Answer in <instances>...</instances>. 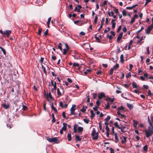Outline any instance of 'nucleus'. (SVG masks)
I'll return each mask as SVG.
<instances>
[{
    "label": "nucleus",
    "mask_w": 153,
    "mask_h": 153,
    "mask_svg": "<svg viewBox=\"0 0 153 153\" xmlns=\"http://www.w3.org/2000/svg\"><path fill=\"white\" fill-rule=\"evenodd\" d=\"M145 131L146 137L149 138L153 134V126H149L148 128L146 129Z\"/></svg>",
    "instance_id": "obj_1"
},
{
    "label": "nucleus",
    "mask_w": 153,
    "mask_h": 153,
    "mask_svg": "<svg viewBox=\"0 0 153 153\" xmlns=\"http://www.w3.org/2000/svg\"><path fill=\"white\" fill-rule=\"evenodd\" d=\"M91 135L93 140H96L98 139V133L96 132L95 128H93Z\"/></svg>",
    "instance_id": "obj_2"
},
{
    "label": "nucleus",
    "mask_w": 153,
    "mask_h": 153,
    "mask_svg": "<svg viewBox=\"0 0 153 153\" xmlns=\"http://www.w3.org/2000/svg\"><path fill=\"white\" fill-rule=\"evenodd\" d=\"M64 92L63 88L60 87V88L57 89V94L58 97H59L63 95Z\"/></svg>",
    "instance_id": "obj_3"
},
{
    "label": "nucleus",
    "mask_w": 153,
    "mask_h": 153,
    "mask_svg": "<svg viewBox=\"0 0 153 153\" xmlns=\"http://www.w3.org/2000/svg\"><path fill=\"white\" fill-rule=\"evenodd\" d=\"M47 140L50 142H54L56 143H58L59 142V140L57 139L56 137H55L53 138L48 137Z\"/></svg>",
    "instance_id": "obj_4"
},
{
    "label": "nucleus",
    "mask_w": 153,
    "mask_h": 153,
    "mask_svg": "<svg viewBox=\"0 0 153 153\" xmlns=\"http://www.w3.org/2000/svg\"><path fill=\"white\" fill-rule=\"evenodd\" d=\"M76 105H73L72 107L71 108V113L70 115H76V113L74 112L75 111V108H76Z\"/></svg>",
    "instance_id": "obj_5"
},
{
    "label": "nucleus",
    "mask_w": 153,
    "mask_h": 153,
    "mask_svg": "<svg viewBox=\"0 0 153 153\" xmlns=\"http://www.w3.org/2000/svg\"><path fill=\"white\" fill-rule=\"evenodd\" d=\"M153 28V25H149L147 29L146 30V33L147 34H149L150 33L151 31Z\"/></svg>",
    "instance_id": "obj_6"
},
{
    "label": "nucleus",
    "mask_w": 153,
    "mask_h": 153,
    "mask_svg": "<svg viewBox=\"0 0 153 153\" xmlns=\"http://www.w3.org/2000/svg\"><path fill=\"white\" fill-rule=\"evenodd\" d=\"M11 33V31L10 30H6L4 31L3 36H6L7 37H8Z\"/></svg>",
    "instance_id": "obj_7"
},
{
    "label": "nucleus",
    "mask_w": 153,
    "mask_h": 153,
    "mask_svg": "<svg viewBox=\"0 0 153 153\" xmlns=\"http://www.w3.org/2000/svg\"><path fill=\"white\" fill-rule=\"evenodd\" d=\"M74 23L75 24L79 26L82 25L84 23L83 21L79 20L75 21Z\"/></svg>",
    "instance_id": "obj_8"
},
{
    "label": "nucleus",
    "mask_w": 153,
    "mask_h": 153,
    "mask_svg": "<svg viewBox=\"0 0 153 153\" xmlns=\"http://www.w3.org/2000/svg\"><path fill=\"white\" fill-rule=\"evenodd\" d=\"M51 85L52 86H53V88H52V89H51V91H52L53 92V91L54 90H55L56 89V82H54L52 80H51Z\"/></svg>",
    "instance_id": "obj_9"
},
{
    "label": "nucleus",
    "mask_w": 153,
    "mask_h": 153,
    "mask_svg": "<svg viewBox=\"0 0 153 153\" xmlns=\"http://www.w3.org/2000/svg\"><path fill=\"white\" fill-rule=\"evenodd\" d=\"M126 125L123 126L120 125V127L119 128V129H120L123 133H124L127 131L125 130V129H126Z\"/></svg>",
    "instance_id": "obj_10"
},
{
    "label": "nucleus",
    "mask_w": 153,
    "mask_h": 153,
    "mask_svg": "<svg viewBox=\"0 0 153 153\" xmlns=\"http://www.w3.org/2000/svg\"><path fill=\"white\" fill-rule=\"evenodd\" d=\"M105 97V93L104 92H101L98 96V99L100 100L102 99L103 97Z\"/></svg>",
    "instance_id": "obj_11"
},
{
    "label": "nucleus",
    "mask_w": 153,
    "mask_h": 153,
    "mask_svg": "<svg viewBox=\"0 0 153 153\" xmlns=\"http://www.w3.org/2000/svg\"><path fill=\"white\" fill-rule=\"evenodd\" d=\"M148 77L149 79H153V76H152L147 73H144V79Z\"/></svg>",
    "instance_id": "obj_12"
},
{
    "label": "nucleus",
    "mask_w": 153,
    "mask_h": 153,
    "mask_svg": "<svg viewBox=\"0 0 153 153\" xmlns=\"http://www.w3.org/2000/svg\"><path fill=\"white\" fill-rule=\"evenodd\" d=\"M116 21V20L112 19L111 21V24H112V27L113 29H114L115 27L116 23L115 21Z\"/></svg>",
    "instance_id": "obj_13"
},
{
    "label": "nucleus",
    "mask_w": 153,
    "mask_h": 153,
    "mask_svg": "<svg viewBox=\"0 0 153 153\" xmlns=\"http://www.w3.org/2000/svg\"><path fill=\"white\" fill-rule=\"evenodd\" d=\"M2 106L5 109H7L9 108L10 105L8 103H4L2 105Z\"/></svg>",
    "instance_id": "obj_14"
},
{
    "label": "nucleus",
    "mask_w": 153,
    "mask_h": 153,
    "mask_svg": "<svg viewBox=\"0 0 153 153\" xmlns=\"http://www.w3.org/2000/svg\"><path fill=\"white\" fill-rule=\"evenodd\" d=\"M123 32L120 33L118 36L117 37V41L118 42L122 38L123 36Z\"/></svg>",
    "instance_id": "obj_15"
},
{
    "label": "nucleus",
    "mask_w": 153,
    "mask_h": 153,
    "mask_svg": "<svg viewBox=\"0 0 153 153\" xmlns=\"http://www.w3.org/2000/svg\"><path fill=\"white\" fill-rule=\"evenodd\" d=\"M105 100L107 101L110 102H112L114 101L115 99L114 98L111 99V98L109 97H108L105 99Z\"/></svg>",
    "instance_id": "obj_16"
},
{
    "label": "nucleus",
    "mask_w": 153,
    "mask_h": 153,
    "mask_svg": "<svg viewBox=\"0 0 153 153\" xmlns=\"http://www.w3.org/2000/svg\"><path fill=\"white\" fill-rule=\"evenodd\" d=\"M76 140V142L81 141L82 138H80L78 134H76L75 135Z\"/></svg>",
    "instance_id": "obj_17"
},
{
    "label": "nucleus",
    "mask_w": 153,
    "mask_h": 153,
    "mask_svg": "<svg viewBox=\"0 0 153 153\" xmlns=\"http://www.w3.org/2000/svg\"><path fill=\"white\" fill-rule=\"evenodd\" d=\"M143 29V27H142L140 30H139L137 32V35L136 37L137 38L139 39L140 38V36L139 35L138 33L141 31Z\"/></svg>",
    "instance_id": "obj_18"
},
{
    "label": "nucleus",
    "mask_w": 153,
    "mask_h": 153,
    "mask_svg": "<svg viewBox=\"0 0 153 153\" xmlns=\"http://www.w3.org/2000/svg\"><path fill=\"white\" fill-rule=\"evenodd\" d=\"M63 126L61 128V129L63 130V131H65L67 129V124L66 123H63Z\"/></svg>",
    "instance_id": "obj_19"
},
{
    "label": "nucleus",
    "mask_w": 153,
    "mask_h": 153,
    "mask_svg": "<svg viewBox=\"0 0 153 153\" xmlns=\"http://www.w3.org/2000/svg\"><path fill=\"white\" fill-rule=\"evenodd\" d=\"M87 108V107L86 106H83L81 109V111L82 112H85Z\"/></svg>",
    "instance_id": "obj_20"
},
{
    "label": "nucleus",
    "mask_w": 153,
    "mask_h": 153,
    "mask_svg": "<svg viewBox=\"0 0 153 153\" xmlns=\"http://www.w3.org/2000/svg\"><path fill=\"white\" fill-rule=\"evenodd\" d=\"M83 130V128L79 126L77 128V130L79 132H82Z\"/></svg>",
    "instance_id": "obj_21"
},
{
    "label": "nucleus",
    "mask_w": 153,
    "mask_h": 153,
    "mask_svg": "<svg viewBox=\"0 0 153 153\" xmlns=\"http://www.w3.org/2000/svg\"><path fill=\"white\" fill-rule=\"evenodd\" d=\"M138 5L137 4H135V5H133L131 7H126V9L127 10H131L134 7L137 6Z\"/></svg>",
    "instance_id": "obj_22"
},
{
    "label": "nucleus",
    "mask_w": 153,
    "mask_h": 153,
    "mask_svg": "<svg viewBox=\"0 0 153 153\" xmlns=\"http://www.w3.org/2000/svg\"><path fill=\"white\" fill-rule=\"evenodd\" d=\"M143 36H140V38L138 39H139L137 40V43L139 44L141 42V41L143 40Z\"/></svg>",
    "instance_id": "obj_23"
},
{
    "label": "nucleus",
    "mask_w": 153,
    "mask_h": 153,
    "mask_svg": "<svg viewBox=\"0 0 153 153\" xmlns=\"http://www.w3.org/2000/svg\"><path fill=\"white\" fill-rule=\"evenodd\" d=\"M126 137H123V139H122L121 142L122 144H124L126 142Z\"/></svg>",
    "instance_id": "obj_24"
},
{
    "label": "nucleus",
    "mask_w": 153,
    "mask_h": 153,
    "mask_svg": "<svg viewBox=\"0 0 153 153\" xmlns=\"http://www.w3.org/2000/svg\"><path fill=\"white\" fill-rule=\"evenodd\" d=\"M67 137L68 138V140L70 141L71 140V134L70 133H68L67 135Z\"/></svg>",
    "instance_id": "obj_25"
},
{
    "label": "nucleus",
    "mask_w": 153,
    "mask_h": 153,
    "mask_svg": "<svg viewBox=\"0 0 153 153\" xmlns=\"http://www.w3.org/2000/svg\"><path fill=\"white\" fill-rule=\"evenodd\" d=\"M132 85L133 88H136L138 86L137 85V84L136 82H132Z\"/></svg>",
    "instance_id": "obj_26"
},
{
    "label": "nucleus",
    "mask_w": 153,
    "mask_h": 153,
    "mask_svg": "<svg viewBox=\"0 0 153 153\" xmlns=\"http://www.w3.org/2000/svg\"><path fill=\"white\" fill-rule=\"evenodd\" d=\"M90 113L91 114V118H93L95 116V114L94 113L93 110H91L90 111Z\"/></svg>",
    "instance_id": "obj_27"
},
{
    "label": "nucleus",
    "mask_w": 153,
    "mask_h": 153,
    "mask_svg": "<svg viewBox=\"0 0 153 153\" xmlns=\"http://www.w3.org/2000/svg\"><path fill=\"white\" fill-rule=\"evenodd\" d=\"M51 108L52 110H53L55 112H57V111L56 108L54 107L53 103H52L51 106Z\"/></svg>",
    "instance_id": "obj_28"
},
{
    "label": "nucleus",
    "mask_w": 153,
    "mask_h": 153,
    "mask_svg": "<svg viewBox=\"0 0 153 153\" xmlns=\"http://www.w3.org/2000/svg\"><path fill=\"white\" fill-rule=\"evenodd\" d=\"M62 116L63 117L66 119H68V117H66L65 115V112H63L62 113Z\"/></svg>",
    "instance_id": "obj_29"
},
{
    "label": "nucleus",
    "mask_w": 153,
    "mask_h": 153,
    "mask_svg": "<svg viewBox=\"0 0 153 153\" xmlns=\"http://www.w3.org/2000/svg\"><path fill=\"white\" fill-rule=\"evenodd\" d=\"M108 13L109 16H112L114 14V13L113 11H108Z\"/></svg>",
    "instance_id": "obj_30"
},
{
    "label": "nucleus",
    "mask_w": 153,
    "mask_h": 153,
    "mask_svg": "<svg viewBox=\"0 0 153 153\" xmlns=\"http://www.w3.org/2000/svg\"><path fill=\"white\" fill-rule=\"evenodd\" d=\"M119 67V65L118 63H116L115 66H113V68L115 70H117Z\"/></svg>",
    "instance_id": "obj_31"
},
{
    "label": "nucleus",
    "mask_w": 153,
    "mask_h": 153,
    "mask_svg": "<svg viewBox=\"0 0 153 153\" xmlns=\"http://www.w3.org/2000/svg\"><path fill=\"white\" fill-rule=\"evenodd\" d=\"M133 126L135 128H136L137 127V121H136L135 120H133Z\"/></svg>",
    "instance_id": "obj_32"
},
{
    "label": "nucleus",
    "mask_w": 153,
    "mask_h": 153,
    "mask_svg": "<svg viewBox=\"0 0 153 153\" xmlns=\"http://www.w3.org/2000/svg\"><path fill=\"white\" fill-rule=\"evenodd\" d=\"M48 97H49L50 100H53V98L51 94V93L50 92H49L48 93Z\"/></svg>",
    "instance_id": "obj_33"
},
{
    "label": "nucleus",
    "mask_w": 153,
    "mask_h": 153,
    "mask_svg": "<svg viewBox=\"0 0 153 153\" xmlns=\"http://www.w3.org/2000/svg\"><path fill=\"white\" fill-rule=\"evenodd\" d=\"M124 56L123 54H121L120 56V61L122 63H123L124 62L123 59Z\"/></svg>",
    "instance_id": "obj_34"
},
{
    "label": "nucleus",
    "mask_w": 153,
    "mask_h": 153,
    "mask_svg": "<svg viewBox=\"0 0 153 153\" xmlns=\"http://www.w3.org/2000/svg\"><path fill=\"white\" fill-rule=\"evenodd\" d=\"M110 107V104L108 102H107V104L105 105V109H108Z\"/></svg>",
    "instance_id": "obj_35"
},
{
    "label": "nucleus",
    "mask_w": 153,
    "mask_h": 153,
    "mask_svg": "<svg viewBox=\"0 0 153 153\" xmlns=\"http://www.w3.org/2000/svg\"><path fill=\"white\" fill-rule=\"evenodd\" d=\"M77 126V125H75L74 127V133H77V131L76 130V128Z\"/></svg>",
    "instance_id": "obj_36"
},
{
    "label": "nucleus",
    "mask_w": 153,
    "mask_h": 153,
    "mask_svg": "<svg viewBox=\"0 0 153 153\" xmlns=\"http://www.w3.org/2000/svg\"><path fill=\"white\" fill-rule=\"evenodd\" d=\"M42 31V29L40 27L39 28L38 32V34L39 35H40Z\"/></svg>",
    "instance_id": "obj_37"
},
{
    "label": "nucleus",
    "mask_w": 153,
    "mask_h": 153,
    "mask_svg": "<svg viewBox=\"0 0 153 153\" xmlns=\"http://www.w3.org/2000/svg\"><path fill=\"white\" fill-rule=\"evenodd\" d=\"M56 56L54 55H52L51 56V61H55L56 60Z\"/></svg>",
    "instance_id": "obj_38"
},
{
    "label": "nucleus",
    "mask_w": 153,
    "mask_h": 153,
    "mask_svg": "<svg viewBox=\"0 0 153 153\" xmlns=\"http://www.w3.org/2000/svg\"><path fill=\"white\" fill-rule=\"evenodd\" d=\"M0 48L1 50L3 52V54L4 55L6 54V52L4 49L2 47L0 46Z\"/></svg>",
    "instance_id": "obj_39"
},
{
    "label": "nucleus",
    "mask_w": 153,
    "mask_h": 153,
    "mask_svg": "<svg viewBox=\"0 0 153 153\" xmlns=\"http://www.w3.org/2000/svg\"><path fill=\"white\" fill-rule=\"evenodd\" d=\"M91 71V70H90L87 69L84 72V73L85 75H87L90 73Z\"/></svg>",
    "instance_id": "obj_40"
},
{
    "label": "nucleus",
    "mask_w": 153,
    "mask_h": 153,
    "mask_svg": "<svg viewBox=\"0 0 153 153\" xmlns=\"http://www.w3.org/2000/svg\"><path fill=\"white\" fill-rule=\"evenodd\" d=\"M127 106L130 110L132 109L133 108L132 105L130 104H127Z\"/></svg>",
    "instance_id": "obj_41"
},
{
    "label": "nucleus",
    "mask_w": 153,
    "mask_h": 153,
    "mask_svg": "<svg viewBox=\"0 0 153 153\" xmlns=\"http://www.w3.org/2000/svg\"><path fill=\"white\" fill-rule=\"evenodd\" d=\"M114 134L115 135V140H116V142H117L119 141V139L118 138V136H117V134L116 133H115Z\"/></svg>",
    "instance_id": "obj_42"
},
{
    "label": "nucleus",
    "mask_w": 153,
    "mask_h": 153,
    "mask_svg": "<svg viewBox=\"0 0 153 153\" xmlns=\"http://www.w3.org/2000/svg\"><path fill=\"white\" fill-rule=\"evenodd\" d=\"M51 17H49L47 21V24L48 25V27H49V25L50 23V22L51 20Z\"/></svg>",
    "instance_id": "obj_43"
},
{
    "label": "nucleus",
    "mask_w": 153,
    "mask_h": 153,
    "mask_svg": "<svg viewBox=\"0 0 153 153\" xmlns=\"http://www.w3.org/2000/svg\"><path fill=\"white\" fill-rule=\"evenodd\" d=\"M68 49H67V48L63 49V54L64 55H65L67 53V52L68 51Z\"/></svg>",
    "instance_id": "obj_44"
},
{
    "label": "nucleus",
    "mask_w": 153,
    "mask_h": 153,
    "mask_svg": "<svg viewBox=\"0 0 153 153\" xmlns=\"http://www.w3.org/2000/svg\"><path fill=\"white\" fill-rule=\"evenodd\" d=\"M114 125L116 127H117L118 128H119L120 126V125H118V123L117 122L115 123L114 124Z\"/></svg>",
    "instance_id": "obj_45"
},
{
    "label": "nucleus",
    "mask_w": 153,
    "mask_h": 153,
    "mask_svg": "<svg viewBox=\"0 0 153 153\" xmlns=\"http://www.w3.org/2000/svg\"><path fill=\"white\" fill-rule=\"evenodd\" d=\"M111 118V117L109 116H108L107 117V118H106L105 119V120L106 122H107L109 121Z\"/></svg>",
    "instance_id": "obj_46"
},
{
    "label": "nucleus",
    "mask_w": 153,
    "mask_h": 153,
    "mask_svg": "<svg viewBox=\"0 0 153 153\" xmlns=\"http://www.w3.org/2000/svg\"><path fill=\"white\" fill-rule=\"evenodd\" d=\"M122 13L123 16H126V11L125 10H123Z\"/></svg>",
    "instance_id": "obj_47"
},
{
    "label": "nucleus",
    "mask_w": 153,
    "mask_h": 153,
    "mask_svg": "<svg viewBox=\"0 0 153 153\" xmlns=\"http://www.w3.org/2000/svg\"><path fill=\"white\" fill-rule=\"evenodd\" d=\"M124 109V107L122 105H121L120 107H118L117 108V109L119 110H123Z\"/></svg>",
    "instance_id": "obj_48"
},
{
    "label": "nucleus",
    "mask_w": 153,
    "mask_h": 153,
    "mask_svg": "<svg viewBox=\"0 0 153 153\" xmlns=\"http://www.w3.org/2000/svg\"><path fill=\"white\" fill-rule=\"evenodd\" d=\"M62 44L61 43H59L58 45V48L61 50L62 51Z\"/></svg>",
    "instance_id": "obj_49"
},
{
    "label": "nucleus",
    "mask_w": 153,
    "mask_h": 153,
    "mask_svg": "<svg viewBox=\"0 0 153 153\" xmlns=\"http://www.w3.org/2000/svg\"><path fill=\"white\" fill-rule=\"evenodd\" d=\"M148 122L149 124V126H153L151 121H150V120H149V117H148Z\"/></svg>",
    "instance_id": "obj_50"
},
{
    "label": "nucleus",
    "mask_w": 153,
    "mask_h": 153,
    "mask_svg": "<svg viewBox=\"0 0 153 153\" xmlns=\"http://www.w3.org/2000/svg\"><path fill=\"white\" fill-rule=\"evenodd\" d=\"M150 61V59L149 58H147L146 60V63L147 65H148L149 64Z\"/></svg>",
    "instance_id": "obj_51"
},
{
    "label": "nucleus",
    "mask_w": 153,
    "mask_h": 153,
    "mask_svg": "<svg viewBox=\"0 0 153 153\" xmlns=\"http://www.w3.org/2000/svg\"><path fill=\"white\" fill-rule=\"evenodd\" d=\"M113 8H114V12L116 13V14H117L118 13V9H117V8H116L115 7H113Z\"/></svg>",
    "instance_id": "obj_52"
},
{
    "label": "nucleus",
    "mask_w": 153,
    "mask_h": 153,
    "mask_svg": "<svg viewBox=\"0 0 153 153\" xmlns=\"http://www.w3.org/2000/svg\"><path fill=\"white\" fill-rule=\"evenodd\" d=\"M94 37H95V38L98 41V42H100V39L98 37H97V35H96L95 36H94Z\"/></svg>",
    "instance_id": "obj_53"
},
{
    "label": "nucleus",
    "mask_w": 153,
    "mask_h": 153,
    "mask_svg": "<svg viewBox=\"0 0 153 153\" xmlns=\"http://www.w3.org/2000/svg\"><path fill=\"white\" fill-rule=\"evenodd\" d=\"M114 69V68H111L110 70V73H109V75H111L112 74Z\"/></svg>",
    "instance_id": "obj_54"
},
{
    "label": "nucleus",
    "mask_w": 153,
    "mask_h": 153,
    "mask_svg": "<svg viewBox=\"0 0 153 153\" xmlns=\"http://www.w3.org/2000/svg\"><path fill=\"white\" fill-rule=\"evenodd\" d=\"M83 120H84V122L86 123H89V120L87 118L84 119Z\"/></svg>",
    "instance_id": "obj_55"
},
{
    "label": "nucleus",
    "mask_w": 153,
    "mask_h": 153,
    "mask_svg": "<svg viewBox=\"0 0 153 153\" xmlns=\"http://www.w3.org/2000/svg\"><path fill=\"white\" fill-rule=\"evenodd\" d=\"M98 19V17L97 16H96L94 19V22L96 24L97 23V20Z\"/></svg>",
    "instance_id": "obj_56"
},
{
    "label": "nucleus",
    "mask_w": 153,
    "mask_h": 153,
    "mask_svg": "<svg viewBox=\"0 0 153 153\" xmlns=\"http://www.w3.org/2000/svg\"><path fill=\"white\" fill-rule=\"evenodd\" d=\"M42 68L43 70V71L44 73L45 74H46V71L45 68L44 67V66H43V65H42Z\"/></svg>",
    "instance_id": "obj_57"
},
{
    "label": "nucleus",
    "mask_w": 153,
    "mask_h": 153,
    "mask_svg": "<svg viewBox=\"0 0 153 153\" xmlns=\"http://www.w3.org/2000/svg\"><path fill=\"white\" fill-rule=\"evenodd\" d=\"M148 146L147 145L144 146V152H146L147 150Z\"/></svg>",
    "instance_id": "obj_58"
},
{
    "label": "nucleus",
    "mask_w": 153,
    "mask_h": 153,
    "mask_svg": "<svg viewBox=\"0 0 153 153\" xmlns=\"http://www.w3.org/2000/svg\"><path fill=\"white\" fill-rule=\"evenodd\" d=\"M99 107L97 106H96L95 107H93V109L95 111H97L98 108Z\"/></svg>",
    "instance_id": "obj_59"
},
{
    "label": "nucleus",
    "mask_w": 153,
    "mask_h": 153,
    "mask_svg": "<svg viewBox=\"0 0 153 153\" xmlns=\"http://www.w3.org/2000/svg\"><path fill=\"white\" fill-rule=\"evenodd\" d=\"M73 66L74 67H76V66L78 67L79 66V64L77 63H74L73 64Z\"/></svg>",
    "instance_id": "obj_60"
},
{
    "label": "nucleus",
    "mask_w": 153,
    "mask_h": 153,
    "mask_svg": "<svg viewBox=\"0 0 153 153\" xmlns=\"http://www.w3.org/2000/svg\"><path fill=\"white\" fill-rule=\"evenodd\" d=\"M99 100H98L96 101V104L97 105V106H98V107L99 106V105L100 103V102Z\"/></svg>",
    "instance_id": "obj_61"
},
{
    "label": "nucleus",
    "mask_w": 153,
    "mask_h": 153,
    "mask_svg": "<svg viewBox=\"0 0 153 153\" xmlns=\"http://www.w3.org/2000/svg\"><path fill=\"white\" fill-rule=\"evenodd\" d=\"M131 76V74L130 72H129L126 75V77L128 78Z\"/></svg>",
    "instance_id": "obj_62"
},
{
    "label": "nucleus",
    "mask_w": 153,
    "mask_h": 153,
    "mask_svg": "<svg viewBox=\"0 0 153 153\" xmlns=\"http://www.w3.org/2000/svg\"><path fill=\"white\" fill-rule=\"evenodd\" d=\"M27 107L25 105H23V106L22 109L24 111L26 110L27 109Z\"/></svg>",
    "instance_id": "obj_63"
},
{
    "label": "nucleus",
    "mask_w": 153,
    "mask_h": 153,
    "mask_svg": "<svg viewBox=\"0 0 153 153\" xmlns=\"http://www.w3.org/2000/svg\"><path fill=\"white\" fill-rule=\"evenodd\" d=\"M110 153H114V149H113L112 148H110Z\"/></svg>",
    "instance_id": "obj_64"
}]
</instances>
